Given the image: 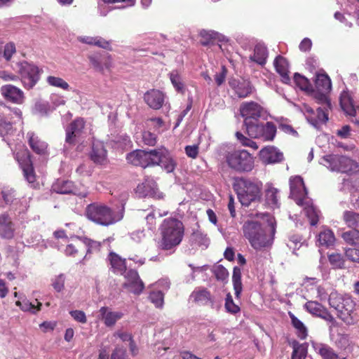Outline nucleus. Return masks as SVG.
<instances>
[{"instance_id": "f257e3e1", "label": "nucleus", "mask_w": 359, "mask_h": 359, "mask_svg": "<svg viewBox=\"0 0 359 359\" xmlns=\"http://www.w3.org/2000/svg\"><path fill=\"white\" fill-rule=\"evenodd\" d=\"M270 228L266 229L259 222L253 220L245 222L243 226L244 237L256 250H264L273 243L276 232V224L273 217L268 219Z\"/></svg>"}, {"instance_id": "f03ea898", "label": "nucleus", "mask_w": 359, "mask_h": 359, "mask_svg": "<svg viewBox=\"0 0 359 359\" xmlns=\"http://www.w3.org/2000/svg\"><path fill=\"white\" fill-rule=\"evenodd\" d=\"M124 204L112 208L104 203H93L87 205L86 215L94 223L107 226L121 221L124 215Z\"/></svg>"}, {"instance_id": "7ed1b4c3", "label": "nucleus", "mask_w": 359, "mask_h": 359, "mask_svg": "<svg viewBox=\"0 0 359 359\" xmlns=\"http://www.w3.org/2000/svg\"><path fill=\"white\" fill-rule=\"evenodd\" d=\"M290 196L297 204L304 208V211L310 220V224L315 226L320 217V211L313 205L312 201L307 197V191L300 176L290 179Z\"/></svg>"}, {"instance_id": "20e7f679", "label": "nucleus", "mask_w": 359, "mask_h": 359, "mask_svg": "<svg viewBox=\"0 0 359 359\" xmlns=\"http://www.w3.org/2000/svg\"><path fill=\"white\" fill-rule=\"evenodd\" d=\"M329 304L338 313V317L347 325H353L358 321L354 312L355 303L348 295H341L337 291L332 292L328 298Z\"/></svg>"}, {"instance_id": "39448f33", "label": "nucleus", "mask_w": 359, "mask_h": 359, "mask_svg": "<svg viewBox=\"0 0 359 359\" xmlns=\"http://www.w3.org/2000/svg\"><path fill=\"white\" fill-rule=\"evenodd\" d=\"M161 248L170 250L181 243L184 236L183 224L177 219H165L161 226Z\"/></svg>"}, {"instance_id": "423d86ee", "label": "nucleus", "mask_w": 359, "mask_h": 359, "mask_svg": "<svg viewBox=\"0 0 359 359\" xmlns=\"http://www.w3.org/2000/svg\"><path fill=\"white\" fill-rule=\"evenodd\" d=\"M262 188L260 181L247 178L239 179L235 185L238 198L244 206H248L260 198Z\"/></svg>"}, {"instance_id": "0eeeda50", "label": "nucleus", "mask_w": 359, "mask_h": 359, "mask_svg": "<svg viewBox=\"0 0 359 359\" xmlns=\"http://www.w3.org/2000/svg\"><path fill=\"white\" fill-rule=\"evenodd\" d=\"M225 158L228 165L239 172H250L254 168V158L245 149L228 151Z\"/></svg>"}, {"instance_id": "6e6552de", "label": "nucleus", "mask_w": 359, "mask_h": 359, "mask_svg": "<svg viewBox=\"0 0 359 359\" xmlns=\"http://www.w3.org/2000/svg\"><path fill=\"white\" fill-rule=\"evenodd\" d=\"M320 163L332 172H349L358 167L357 163L350 158L332 154L322 157Z\"/></svg>"}, {"instance_id": "1a4fd4ad", "label": "nucleus", "mask_w": 359, "mask_h": 359, "mask_svg": "<svg viewBox=\"0 0 359 359\" xmlns=\"http://www.w3.org/2000/svg\"><path fill=\"white\" fill-rule=\"evenodd\" d=\"M21 82L26 89H32L39 81L41 70L37 66L26 61L18 63Z\"/></svg>"}, {"instance_id": "9d476101", "label": "nucleus", "mask_w": 359, "mask_h": 359, "mask_svg": "<svg viewBox=\"0 0 359 359\" xmlns=\"http://www.w3.org/2000/svg\"><path fill=\"white\" fill-rule=\"evenodd\" d=\"M2 110L0 111V135H8L13 130V124L15 123V118L21 119L22 112L18 108L11 109L6 106H2Z\"/></svg>"}, {"instance_id": "9b49d317", "label": "nucleus", "mask_w": 359, "mask_h": 359, "mask_svg": "<svg viewBox=\"0 0 359 359\" xmlns=\"http://www.w3.org/2000/svg\"><path fill=\"white\" fill-rule=\"evenodd\" d=\"M126 159L129 163L142 168L152 165V162L158 160L156 156H154V150L147 151L141 149L129 153L126 156Z\"/></svg>"}, {"instance_id": "f8f14e48", "label": "nucleus", "mask_w": 359, "mask_h": 359, "mask_svg": "<svg viewBox=\"0 0 359 359\" xmlns=\"http://www.w3.org/2000/svg\"><path fill=\"white\" fill-rule=\"evenodd\" d=\"M15 158L23 172L25 180L29 183H33L35 181V174L29 151L26 149H22L15 154Z\"/></svg>"}, {"instance_id": "ddd939ff", "label": "nucleus", "mask_w": 359, "mask_h": 359, "mask_svg": "<svg viewBox=\"0 0 359 359\" xmlns=\"http://www.w3.org/2000/svg\"><path fill=\"white\" fill-rule=\"evenodd\" d=\"M301 111L308 122L315 128H318L320 123H325L328 121V112L322 107H318L315 111L310 106L304 104L301 107Z\"/></svg>"}, {"instance_id": "4468645a", "label": "nucleus", "mask_w": 359, "mask_h": 359, "mask_svg": "<svg viewBox=\"0 0 359 359\" xmlns=\"http://www.w3.org/2000/svg\"><path fill=\"white\" fill-rule=\"evenodd\" d=\"M340 106L342 110L348 116L355 117L359 113V107L355 103V97L349 90H344L339 98Z\"/></svg>"}, {"instance_id": "2eb2a0df", "label": "nucleus", "mask_w": 359, "mask_h": 359, "mask_svg": "<svg viewBox=\"0 0 359 359\" xmlns=\"http://www.w3.org/2000/svg\"><path fill=\"white\" fill-rule=\"evenodd\" d=\"M124 277L126 279L123 283L124 287L136 294H140L143 291L144 285L137 271L130 269L125 273Z\"/></svg>"}, {"instance_id": "dca6fc26", "label": "nucleus", "mask_w": 359, "mask_h": 359, "mask_svg": "<svg viewBox=\"0 0 359 359\" xmlns=\"http://www.w3.org/2000/svg\"><path fill=\"white\" fill-rule=\"evenodd\" d=\"M158 158L152 162V165H160L167 172H172L176 167V162L165 149H154V156Z\"/></svg>"}, {"instance_id": "f3484780", "label": "nucleus", "mask_w": 359, "mask_h": 359, "mask_svg": "<svg viewBox=\"0 0 359 359\" xmlns=\"http://www.w3.org/2000/svg\"><path fill=\"white\" fill-rule=\"evenodd\" d=\"M262 108L254 102H245L241 106V114L245 118L244 123L256 121L260 116Z\"/></svg>"}, {"instance_id": "a211bd4d", "label": "nucleus", "mask_w": 359, "mask_h": 359, "mask_svg": "<svg viewBox=\"0 0 359 359\" xmlns=\"http://www.w3.org/2000/svg\"><path fill=\"white\" fill-rule=\"evenodd\" d=\"M259 158L264 164H274L283 160V154L273 146H267L259 151Z\"/></svg>"}, {"instance_id": "6ab92c4d", "label": "nucleus", "mask_w": 359, "mask_h": 359, "mask_svg": "<svg viewBox=\"0 0 359 359\" xmlns=\"http://www.w3.org/2000/svg\"><path fill=\"white\" fill-rule=\"evenodd\" d=\"M137 192L141 196H149L156 199L163 197V194L159 191L156 182L150 178L147 179L144 182L137 186Z\"/></svg>"}, {"instance_id": "aec40b11", "label": "nucleus", "mask_w": 359, "mask_h": 359, "mask_svg": "<svg viewBox=\"0 0 359 359\" xmlns=\"http://www.w3.org/2000/svg\"><path fill=\"white\" fill-rule=\"evenodd\" d=\"M0 92L6 100L13 103L22 104L24 102L23 91L15 86L11 84L2 86Z\"/></svg>"}, {"instance_id": "412c9836", "label": "nucleus", "mask_w": 359, "mask_h": 359, "mask_svg": "<svg viewBox=\"0 0 359 359\" xmlns=\"http://www.w3.org/2000/svg\"><path fill=\"white\" fill-rule=\"evenodd\" d=\"M311 344L315 352L322 359H348L346 357H340L337 351L327 344L314 341H311Z\"/></svg>"}, {"instance_id": "4be33fe9", "label": "nucleus", "mask_w": 359, "mask_h": 359, "mask_svg": "<svg viewBox=\"0 0 359 359\" xmlns=\"http://www.w3.org/2000/svg\"><path fill=\"white\" fill-rule=\"evenodd\" d=\"M88 58L93 68L102 73L109 71L113 66L112 58L108 54L90 55Z\"/></svg>"}, {"instance_id": "5701e85b", "label": "nucleus", "mask_w": 359, "mask_h": 359, "mask_svg": "<svg viewBox=\"0 0 359 359\" xmlns=\"http://www.w3.org/2000/svg\"><path fill=\"white\" fill-rule=\"evenodd\" d=\"M90 158L97 165H104L107 163V151L103 142L94 141L92 150L90 153Z\"/></svg>"}, {"instance_id": "b1692460", "label": "nucleus", "mask_w": 359, "mask_h": 359, "mask_svg": "<svg viewBox=\"0 0 359 359\" xmlns=\"http://www.w3.org/2000/svg\"><path fill=\"white\" fill-rule=\"evenodd\" d=\"M84 128L83 118L73 121L66 130V144H72L79 139Z\"/></svg>"}, {"instance_id": "393cba45", "label": "nucleus", "mask_w": 359, "mask_h": 359, "mask_svg": "<svg viewBox=\"0 0 359 359\" xmlns=\"http://www.w3.org/2000/svg\"><path fill=\"white\" fill-rule=\"evenodd\" d=\"M26 137L29 146L34 153L39 155H45L48 153V144L34 132H28Z\"/></svg>"}, {"instance_id": "a878e982", "label": "nucleus", "mask_w": 359, "mask_h": 359, "mask_svg": "<svg viewBox=\"0 0 359 359\" xmlns=\"http://www.w3.org/2000/svg\"><path fill=\"white\" fill-rule=\"evenodd\" d=\"M144 100L151 108L158 109L163 106L165 95L158 90L152 89L144 94Z\"/></svg>"}, {"instance_id": "bb28decb", "label": "nucleus", "mask_w": 359, "mask_h": 359, "mask_svg": "<svg viewBox=\"0 0 359 359\" xmlns=\"http://www.w3.org/2000/svg\"><path fill=\"white\" fill-rule=\"evenodd\" d=\"M229 84L240 98L246 97L252 93V87L248 81L231 79L229 80Z\"/></svg>"}, {"instance_id": "cd10ccee", "label": "nucleus", "mask_w": 359, "mask_h": 359, "mask_svg": "<svg viewBox=\"0 0 359 359\" xmlns=\"http://www.w3.org/2000/svg\"><path fill=\"white\" fill-rule=\"evenodd\" d=\"M99 313L100 318L103 320L107 327L114 326L116 322L123 316L122 312L114 311L107 306L101 307L99 310Z\"/></svg>"}, {"instance_id": "c85d7f7f", "label": "nucleus", "mask_w": 359, "mask_h": 359, "mask_svg": "<svg viewBox=\"0 0 359 359\" xmlns=\"http://www.w3.org/2000/svg\"><path fill=\"white\" fill-rule=\"evenodd\" d=\"M273 65L276 72L280 76L283 83L289 84L291 79L289 76L290 72L287 60L283 56L278 55L275 58Z\"/></svg>"}, {"instance_id": "c756f323", "label": "nucleus", "mask_w": 359, "mask_h": 359, "mask_svg": "<svg viewBox=\"0 0 359 359\" xmlns=\"http://www.w3.org/2000/svg\"><path fill=\"white\" fill-rule=\"evenodd\" d=\"M268 55V50L266 46L259 43L255 46L252 54L249 57V60L259 65L264 66L266 63Z\"/></svg>"}, {"instance_id": "7c9ffc66", "label": "nucleus", "mask_w": 359, "mask_h": 359, "mask_svg": "<svg viewBox=\"0 0 359 359\" xmlns=\"http://www.w3.org/2000/svg\"><path fill=\"white\" fill-rule=\"evenodd\" d=\"M108 259L111 266V270L116 274L123 275L126 272V259H122L115 252H110Z\"/></svg>"}, {"instance_id": "2f4dec72", "label": "nucleus", "mask_w": 359, "mask_h": 359, "mask_svg": "<svg viewBox=\"0 0 359 359\" xmlns=\"http://www.w3.org/2000/svg\"><path fill=\"white\" fill-rule=\"evenodd\" d=\"M14 234L13 224L7 214L0 215V236L2 238L10 239Z\"/></svg>"}, {"instance_id": "473e14b6", "label": "nucleus", "mask_w": 359, "mask_h": 359, "mask_svg": "<svg viewBox=\"0 0 359 359\" xmlns=\"http://www.w3.org/2000/svg\"><path fill=\"white\" fill-rule=\"evenodd\" d=\"M316 242L318 246L326 248H330L335 243L334 234L330 229H325L318 235Z\"/></svg>"}, {"instance_id": "72a5a7b5", "label": "nucleus", "mask_w": 359, "mask_h": 359, "mask_svg": "<svg viewBox=\"0 0 359 359\" xmlns=\"http://www.w3.org/2000/svg\"><path fill=\"white\" fill-rule=\"evenodd\" d=\"M304 309L309 313L325 319L327 316L326 309L316 301H309L304 306Z\"/></svg>"}, {"instance_id": "f704fd0d", "label": "nucleus", "mask_w": 359, "mask_h": 359, "mask_svg": "<svg viewBox=\"0 0 359 359\" xmlns=\"http://www.w3.org/2000/svg\"><path fill=\"white\" fill-rule=\"evenodd\" d=\"M190 301L200 304H207L211 302L210 293L204 288L194 290L190 295Z\"/></svg>"}, {"instance_id": "c9c22d12", "label": "nucleus", "mask_w": 359, "mask_h": 359, "mask_svg": "<svg viewBox=\"0 0 359 359\" xmlns=\"http://www.w3.org/2000/svg\"><path fill=\"white\" fill-rule=\"evenodd\" d=\"M315 85L318 91L330 93L332 83L330 77L325 73H318L316 75Z\"/></svg>"}, {"instance_id": "e433bc0d", "label": "nucleus", "mask_w": 359, "mask_h": 359, "mask_svg": "<svg viewBox=\"0 0 359 359\" xmlns=\"http://www.w3.org/2000/svg\"><path fill=\"white\" fill-rule=\"evenodd\" d=\"M265 201L266 204L271 208L279 207L278 190L271 184H267L265 191Z\"/></svg>"}, {"instance_id": "4c0bfd02", "label": "nucleus", "mask_w": 359, "mask_h": 359, "mask_svg": "<svg viewBox=\"0 0 359 359\" xmlns=\"http://www.w3.org/2000/svg\"><path fill=\"white\" fill-rule=\"evenodd\" d=\"M116 3H121L123 5L118 8H124L128 6H132L135 4V0H100L98 2V9L100 13L102 16L107 15L109 12V9L105 7V4H111Z\"/></svg>"}, {"instance_id": "58836bf2", "label": "nucleus", "mask_w": 359, "mask_h": 359, "mask_svg": "<svg viewBox=\"0 0 359 359\" xmlns=\"http://www.w3.org/2000/svg\"><path fill=\"white\" fill-rule=\"evenodd\" d=\"M37 304H32L27 300L25 297H20L19 299L16 301L15 304L25 312H29L32 314L36 313L41 310V303L36 301Z\"/></svg>"}, {"instance_id": "ea45409f", "label": "nucleus", "mask_w": 359, "mask_h": 359, "mask_svg": "<svg viewBox=\"0 0 359 359\" xmlns=\"http://www.w3.org/2000/svg\"><path fill=\"white\" fill-rule=\"evenodd\" d=\"M276 134V127L272 122L262 123L259 139L272 141Z\"/></svg>"}, {"instance_id": "a19ab883", "label": "nucleus", "mask_w": 359, "mask_h": 359, "mask_svg": "<svg viewBox=\"0 0 359 359\" xmlns=\"http://www.w3.org/2000/svg\"><path fill=\"white\" fill-rule=\"evenodd\" d=\"M288 315L291 320L292 326L296 330L297 337L300 339H305L308 336L307 328L305 325L298 319L292 312H289Z\"/></svg>"}, {"instance_id": "79ce46f5", "label": "nucleus", "mask_w": 359, "mask_h": 359, "mask_svg": "<svg viewBox=\"0 0 359 359\" xmlns=\"http://www.w3.org/2000/svg\"><path fill=\"white\" fill-rule=\"evenodd\" d=\"M78 239H79L86 247L87 252L86 255L83 257V260L81 261L82 263H83L84 260L88 259V255L91 253L97 252L100 251L101 243L93 241L90 238H88L87 237H76Z\"/></svg>"}, {"instance_id": "37998d69", "label": "nucleus", "mask_w": 359, "mask_h": 359, "mask_svg": "<svg viewBox=\"0 0 359 359\" xmlns=\"http://www.w3.org/2000/svg\"><path fill=\"white\" fill-rule=\"evenodd\" d=\"M79 40L83 43L94 45L105 49L108 48L109 46V43L100 36H80Z\"/></svg>"}, {"instance_id": "c03bdc74", "label": "nucleus", "mask_w": 359, "mask_h": 359, "mask_svg": "<svg viewBox=\"0 0 359 359\" xmlns=\"http://www.w3.org/2000/svg\"><path fill=\"white\" fill-rule=\"evenodd\" d=\"M292 353L291 359H305L308 353V344H299L297 341L292 343Z\"/></svg>"}, {"instance_id": "a18cd8bd", "label": "nucleus", "mask_w": 359, "mask_h": 359, "mask_svg": "<svg viewBox=\"0 0 359 359\" xmlns=\"http://www.w3.org/2000/svg\"><path fill=\"white\" fill-rule=\"evenodd\" d=\"M232 282L235 296L237 299L240 298L242 290L243 285L241 282V270L238 266H235L233 271Z\"/></svg>"}, {"instance_id": "49530a36", "label": "nucleus", "mask_w": 359, "mask_h": 359, "mask_svg": "<svg viewBox=\"0 0 359 359\" xmlns=\"http://www.w3.org/2000/svg\"><path fill=\"white\" fill-rule=\"evenodd\" d=\"M168 75L174 88L177 92L182 93L184 90V84L182 81L181 72L177 69H173Z\"/></svg>"}, {"instance_id": "de8ad7c7", "label": "nucleus", "mask_w": 359, "mask_h": 359, "mask_svg": "<svg viewBox=\"0 0 359 359\" xmlns=\"http://www.w3.org/2000/svg\"><path fill=\"white\" fill-rule=\"evenodd\" d=\"M344 219L346 224L353 230L359 231V214L351 211H346L344 213Z\"/></svg>"}, {"instance_id": "09e8293b", "label": "nucleus", "mask_w": 359, "mask_h": 359, "mask_svg": "<svg viewBox=\"0 0 359 359\" xmlns=\"http://www.w3.org/2000/svg\"><path fill=\"white\" fill-rule=\"evenodd\" d=\"M191 242L202 249H205L208 247L210 241L206 235L203 234L200 231H194L191 237Z\"/></svg>"}, {"instance_id": "8fccbe9b", "label": "nucleus", "mask_w": 359, "mask_h": 359, "mask_svg": "<svg viewBox=\"0 0 359 359\" xmlns=\"http://www.w3.org/2000/svg\"><path fill=\"white\" fill-rule=\"evenodd\" d=\"M53 189L58 194H67L73 192L74 184L70 181H58Z\"/></svg>"}, {"instance_id": "3c124183", "label": "nucleus", "mask_w": 359, "mask_h": 359, "mask_svg": "<svg viewBox=\"0 0 359 359\" xmlns=\"http://www.w3.org/2000/svg\"><path fill=\"white\" fill-rule=\"evenodd\" d=\"M327 93H328L317 90V92L314 93V98L318 104H321L320 107H322L325 111L329 112V110L331 109V103L327 97Z\"/></svg>"}, {"instance_id": "603ef678", "label": "nucleus", "mask_w": 359, "mask_h": 359, "mask_svg": "<svg viewBox=\"0 0 359 359\" xmlns=\"http://www.w3.org/2000/svg\"><path fill=\"white\" fill-rule=\"evenodd\" d=\"M46 82L51 86L59 88L65 90H69L70 88L68 83L60 77L48 76L46 79Z\"/></svg>"}, {"instance_id": "864d4df0", "label": "nucleus", "mask_w": 359, "mask_h": 359, "mask_svg": "<svg viewBox=\"0 0 359 359\" xmlns=\"http://www.w3.org/2000/svg\"><path fill=\"white\" fill-rule=\"evenodd\" d=\"M245 126L246 127L248 135L251 138L259 139L262 123H259L257 120L256 121L245 123Z\"/></svg>"}, {"instance_id": "5fc2aeb1", "label": "nucleus", "mask_w": 359, "mask_h": 359, "mask_svg": "<svg viewBox=\"0 0 359 359\" xmlns=\"http://www.w3.org/2000/svg\"><path fill=\"white\" fill-rule=\"evenodd\" d=\"M337 345L344 349L351 348L353 346L354 344L352 337L348 334H339L337 341Z\"/></svg>"}, {"instance_id": "6e6d98bb", "label": "nucleus", "mask_w": 359, "mask_h": 359, "mask_svg": "<svg viewBox=\"0 0 359 359\" xmlns=\"http://www.w3.org/2000/svg\"><path fill=\"white\" fill-rule=\"evenodd\" d=\"M1 196L6 205H15L18 203L15 191L13 189H4L1 191Z\"/></svg>"}, {"instance_id": "4d7b16f0", "label": "nucleus", "mask_w": 359, "mask_h": 359, "mask_svg": "<svg viewBox=\"0 0 359 359\" xmlns=\"http://www.w3.org/2000/svg\"><path fill=\"white\" fill-rule=\"evenodd\" d=\"M343 239L348 244L353 245H359V231L351 230L342 234Z\"/></svg>"}, {"instance_id": "13d9d810", "label": "nucleus", "mask_w": 359, "mask_h": 359, "mask_svg": "<svg viewBox=\"0 0 359 359\" xmlns=\"http://www.w3.org/2000/svg\"><path fill=\"white\" fill-rule=\"evenodd\" d=\"M114 144L117 148L126 149L132 146L130 137L126 135H121L115 138Z\"/></svg>"}, {"instance_id": "bf43d9fd", "label": "nucleus", "mask_w": 359, "mask_h": 359, "mask_svg": "<svg viewBox=\"0 0 359 359\" xmlns=\"http://www.w3.org/2000/svg\"><path fill=\"white\" fill-rule=\"evenodd\" d=\"M224 306L226 312L231 314H236L241 311L240 307L233 302V298L230 293L226 294Z\"/></svg>"}, {"instance_id": "052dcab7", "label": "nucleus", "mask_w": 359, "mask_h": 359, "mask_svg": "<svg viewBox=\"0 0 359 359\" xmlns=\"http://www.w3.org/2000/svg\"><path fill=\"white\" fill-rule=\"evenodd\" d=\"M236 137L237 140L239 141L243 147H248L252 148L253 149H257L258 145L255 142L252 140L251 139L247 137L244 135H243L241 132L236 133Z\"/></svg>"}, {"instance_id": "680f3d73", "label": "nucleus", "mask_w": 359, "mask_h": 359, "mask_svg": "<svg viewBox=\"0 0 359 359\" xmlns=\"http://www.w3.org/2000/svg\"><path fill=\"white\" fill-rule=\"evenodd\" d=\"M149 299L157 308H162L164 304V295L161 291H154L149 294Z\"/></svg>"}, {"instance_id": "e2e57ef3", "label": "nucleus", "mask_w": 359, "mask_h": 359, "mask_svg": "<svg viewBox=\"0 0 359 359\" xmlns=\"http://www.w3.org/2000/svg\"><path fill=\"white\" fill-rule=\"evenodd\" d=\"M302 237L301 236L292 235L290 237L287 245L294 253L302 246Z\"/></svg>"}, {"instance_id": "0e129e2a", "label": "nucleus", "mask_w": 359, "mask_h": 359, "mask_svg": "<svg viewBox=\"0 0 359 359\" xmlns=\"http://www.w3.org/2000/svg\"><path fill=\"white\" fill-rule=\"evenodd\" d=\"M214 274L216 278L219 280H226L229 277V272L227 269L222 265H218L213 269Z\"/></svg>"}, {"instance_id": "69168bd1", "label": "nucleus", "mask_w": 359, "mask_h": 359, "mask_svg": "<svg viewBox=\"0 0 359 359\" xmlns=\"http://www.w3.org/2000/svg\"><path fill=\"white\" fill-rule=\"evenodd\" d=\"M65 277L63 274H60L52 280V285L57 292L63 290L65 285Z\"/></svg>"}, {"instance_id": "338daca9", "label": "nucleus", "mask_w": 359, "mask_h": 359, "mask_svg": "<svg viewBox=\"0 0 359 359\" xmlns=\"http://www.w3.org/2000/svg\"><path fill=\"white\" fill-rule=\"evenodd\" d=\"M345 255L349 260L359 263V249L349 248L346 250Z\"/></svg>"}, {"instance_id": "774afa93", "label": "nucleus", "mask_w": 359, "mask_h": 359, "mask_svg": "<svg viewBox=\"0 0 359 359\" xmlns=\"http://www.w3.org/2000/svg\"><path fill=\"white\" fill-rule=\"evenodd\" d=\"M111 359H129L126 348L123 347H116L113 351Z\"/></svg>"}]
</instances>
